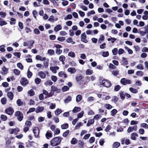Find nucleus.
Here are the masks:
<instances>
[{"instance_id":"obj_27","label":"nucleus","mask_w":148,"mask_h":148,"mask_svg":"<svg viewBox=\"0 0 148 148\" xmlns=\"http://www.w3.org/2000/svg\"><path fill=\"white\" fill-rule=\"evenodd\" d=\"M120 98L122 100H123L125 98V93H124L123 91H120L119 92Z\"/></svg>"},{"instance_id":"obj_18","label":"nucleus","mask_w":148,"mask_h":148,"mask_svg":"<svg viewBox=\"0 0 148 148\" xmlns=\"http://www.w3.org/2000/svg\"><path fill=\"white\" fill-rule=\"evenodd\" d=\"M44 109L43 106L38 107L36 108V112L38 113L42 111Z\"/></svg>"},{"instance_id":"obj_20","label":"nucleus","mask_w":148,"mask_h":148,"mask_svg":"<svg viewBox=\"0 0 148 148\" xmlns=\"http://www.w3.org/2000/svg\"><path fill=\"white\" fill-rule=\"evenodd\" d=\"M49 60L47 58V61H45L43 62L44 67L45 68H47L49 66Z\"/></svg>"},{"instance_id":"obj_23","label":"nucleus","mask_w":148,"mask_h":148,"mask_svg":"<svg viewBox=\"0 0 148 148\" xmlns=\"http://www.w3.org/2000/svg\"><path fill=\"white\" fill-rule=\"evenodd\" d=\"M7 95L8 97L10 100H12L13 98V93L11 92H9L7 93Z\"/></svg>"},{"instance_id":"obj_58","label":"nucleus","mask_w":148,"mask_h":148,"mask_svg":"<svg viewBox=\"0 0 148 148\" xmlns=\"http://www.w3.org/2000/svg\"><path fill=\"white\" fill-rule=\"evenodd\" d=\"M35 83L37 84H39L41 81V79L38 78H37L35 79L34 80Z\"/></svg>"},{"instance_id":"obj_1","label":"nucleus","mask_w":148,"mask_h":148,"mask_svg":"<svg viewBox=\"0 0 148 148\" xmlns=\"http://www.w3.org/2000/svg\"><path fill=\"white\" fill-rule=\"evenodd\" d=\"M62 139L61 136L54 137L50 140V145L52 146L58 145L60 144Z\"/></svg>"},{"instance_id":"obj_47","label":"nucleus","mask_w":148,"mask_h":148,"mask_svg":"<svg viewBox=\"0 0 148 148\" xmlns=\"http://www.w3.org/2000/svg\"><path fill=\"white\" fill-rule=\"evenodd\" d=\"M93 73L92 71L90 69L87 70L86 72V74L87 75H91Z\"/></svg>"},{"instance_id":"obj_31","label":"nucleus","mask_w":148,"mask_h":148,"mask_svg":"<svg viewBox=\"0 0 148 148\" xmlns=\"http://www.w3.org/2000/svg\"><path fill=\"white\" fill-rule=\"evenodd\" d=\"M124 48L126 50L128 51L129 54H131L133 53V52L132 51L127 47L125 46Z\"/></svg>"},{"instance_id":"obj_7","label":"nucleus","mask_w":148,"mask_h":148,"mask_svg":"<svg viewBox=\"0 0 148 148\" xmlns=\"http://www.w3.org/2000/svg\"><path fill=\"white\" fill-rule=\"evenodd\" d=\"M20 82L22 85L25 86L28 83V81L26 78L22 77L21 80Z\"/></svg>"},{"instance_id":"obj_57","label":"nucleus","mask_w":148,"mask_h":148,"mask_svg":"<svg viewBox=\"0 0 148 148\" xmlns=\"http://www.w3.org/2000/svg\"><path fill=\"white\" fill-rule=\"evenodd\" d=\"M32 123L31 121H27L25 122V125L29 127L32 125Z\"/></svg>"},{"instance_id":"obj_43","label":"nucleus","mask_w":148,"mask_h":148,"mask_svg":"<svg viewBox=\"0 0 148 148\" xmlns=\"http://www.w3.org/2000/svg\"><path fill=\"white\" fill-rule=\"evenodd\" d=\"M60 130L58 128H56L55 131L54 132V135H58L60 133Z\"/></svg>"},{"instance_id":"obj_53","label":"nucleus","mask_w":148,"mask_h":148,"mask_svg":"<svg viewBox=\"0 0 148 148\" xmlns=\"http://www.w3.org/2000/svg\"><path fill=\"white\" fill-rule=\"evenodd\" d=\"M11 21H10V23L11 25H14L15 24L16 19L14 18H11L10 19Z\"/></svg>"},{"instance_id":"obj_35","label":"nucleus","mask_w":148,"mask_h":148,"mask_svg":"<svg viewBox=\"0 0 148 148\" xmlns=\"http://www.w3.org/2000/svg\"><path fill=\"white\" fill-rule=\"evenodd\" d=\"M105 107L108 110H110L112 108V106L110 104L106 103L105 105Z\"/></svg>"},{"instance_id":"obj_61","label":"nucleus","mask_w":148,"mask_h":148,"mask_svg":"<svg viewBox=\"0 0 148 148\" xmlns=\"http://www.w3.org/2000/svg\"><path fill=\"white\" fill-rule=\"evenodd\" d=\"M32 75V73L29 71V69L27 73V76L29 78H30Z\"/></svg>"},{"instance_id":"obj_32","label":"nucleus","mask_w":148,"mask_h":148,"mask_svg":"<svg viewBox=\"0 0 148 148\" xmlns=\"http://www.w3.org/2000/svg\"><path fill=\"white\" fill-rule=\"evenodd\" d=\"M117 111L116 109H114L111 111V115L112 116H114L117 113Z\"/></svg>"},{"instance_id":"obj_26","label":"nucleus","mask_w":148,"mask_h":148,"mask_svg":"<svg viewBox=\"0 0 148 148\" xmlns=\"http://www.w3.org/2000/svg\"><path fill=\"white\" fill-rule=\"evenodd\" d=\"M59 60L60 61L62 62L63 64H64V62L65 60V57L63 55L59 57Z\"/></svg>"},{"instance_id":"obj_34","label":"nucleus","mask_w":148,"mask_h":148,"mask_svg":"<svg viewBox=\"0 0 148 148\" xmlns=\"http://www.w3.org/2000/svg\"><path fill=\"white\" fill-rule=\"evenodd\" d=\"M62 112V110L60 109H58L56 110L55 112V113L56 116H58Z\"/></svg>"},{"instance_id":"obj_44","label":"nucleus","mask_w":148,"mask_h":148,"mask_svg":"<svg viewBox=\"0 0 148 148\" xmlns=\"http://www.w3.org/2000/svg\"><path fill=\"white\" fill-rule=\"evenodd\" d=\"M53 84V82H52L50 80L47 81L45 83V84L46 86H51Z\"/></svg>"},{"instance_id":"obj_64","label":"nucleus","mask_w":148,"mask_h":148,"mask_svg":"<svg viewBox=\"0 0 148 148\" xmlns=\"http://www.w3.org/2000/svg\"><path fill=\"white\" fill-rule=\"evenodd\" d=\"M136 68L137 69L140 70H142L144 69L143 64H139L136 66Z\"/></svg>"},{"instance_id":"obj_56","label":"nucleus","mask_w":148,"mask_h":148,"mask_svg":"<svg viewBox=\"0 0 148 148\" xmlns=\"http://www.w3.org/2000/svg\"><path fill=\"white\" fill-rule=\"evenodd\" d=\"M62 50L60 49H56V53L58 55H60L62 53Z\"/></svg>"},{"instance_id":"obj_55","label":"nucleus","mask_w":148,"mask_h":148,"mask_svg":"<svg viewBox=\"0 0 148 148\" xmlns=\"http://www.w3.org/2000/svg\"><path fill=\"white\" fill-rule=\"evenodd\" d=\"M5 46L4 45H2L0 46V51L1 52H4L5 51V49L4 48Z\"/></svg>"},{"instance_id":"obj_13","label":"nucleus","mask_w":148,"mask_h":148,"mask_svg":"<svg viewBox=\"0 0 148 148\" xmlns=\"http://www.w3.org/2000/svg\"><path fill=\"white\" fill-rule=\"evenodd\" d=\"M58 75L60 77L66 78L67 77V75L63 71H60L58 73Z\"/></svg>"},{"instance_id":"obj_60","label":"nucleus","mask_w":148,"mask_h":148,"mask_svg":"<svg viewBox=\"0 0 148 148\" xmlns=\"http://www.w3.org/2000/svg\"><path fill=\"white\" fill-rule=\"evenodd\" d=\"M58 40L61 42H63L65 40V38L64 37H58L57 38Z\"/></svg>"},{"instance_id":"obj_59","label":"nucleus","mask_w":148,"mask_h":148,"mask_svg":"<svg viewBox=\"0 0 148 148\" xmlns=\"http://www.w3.org/2000/svg\"><path fill=\"white\" fill-rule=\"evenodd\" d=\"M17 67L21 70L23 69V66L21 63H18L17 64Z\"/></svg>"},{"instance_id":"obj_37","label":"nucleus","mask_w":148,"mask_h":148,"mask_svg":"<svg viewBox=\"0 0 148 148\" xmlns=\"http://www.w3.org/2000/svg\"><path fill=\"white\" fill-rule=\"evenodd\" d=\"M129 90L131 92L134 93H136L138 92V91L136 89L132 88H130Z\"/></svg>"},{"instance_id":"obj_11","label":"nucleus","mask_w":148,"mask_h":148,"mask_svg":"<svg viewBox=\"0 0 148 148\" xmlns=\"http://www.w3.org/2000/svg\"><path fill=\"white\" fill-rule=\"evenodd\" d=\"M59 69V67L57 66H51L50 68V70L53 73H56L57 70Z\"/></svg>"},{"instance_id":"obj_33","label":"nucleus","mask_w":148,"mask_h":148,"mask_svg":"<svg viewBox=\"0 0 148 148\" xmlns=\"http://www.w3.org/2000/svg\"><path fill=\"white\" fill-rule=\"evenodd\" d=\"M80 108L78 107H75L73 109V110L72 111L73 113H76L77 112L80 111Z\"/></svg>"},{"instance_id":"obj_15","label":"nucleus","mask_w":148,"mask_h":148,"mask_svg":"<svg viewBox=\"0 0 148 148\" xmlns=\"http://www.w3.org/2000/svg\"><path fill=\"white\" fill-rule=\"evenodd\" d=\"M38 75L40 78L42 79H44L46 77V75L45 73L42 71H39L38 73Z\"/></svg>"},{"instance_id":"obj_22","label":"nucleus","mask_w":148,"mask_h":148,"mask_svg":"<svg viewBox=\"0 0 148 148\" xmlns=\"http://www.w3.org/2000/svg\"><path fill=\"white\" fill-rule=\"evenodd\" d=\"M94 122V119H90L89 120L86 124V126L88 127L90 126L91 124H93Z\"/></svg>"},{"instance_id":"obj_9","label":"nucleus","mask_w":148,"mask_h":148,"mask_svg":"<svg viewBox=\"0 0 148 148\" xmlns=\"http://www.w3.org/2000/svg\"><path fill=\"white\" fill-rule=\"evenodd\" d=\"M137 129V126L136 125H135L133 127H129L127 131L128 133H130L132 132L133 130L136 131Z\"/></svg>"},{"instance_id":"obj_21","label":"nucleus","mask_w":148,"mask_h":148,"mask_svg":"<svg viewBox=\"0 0 148 148\" xmlns=\"http://www.w3.org/2000/svg\"><path fill=\"white\" fill-rule=\"evenodd\" d=\"M72 98L71 96H69L64 100V102L65 103H68L71 101Z\"/></svg>"},{"instance_id":"obj_41","label":"nucleus","mask_w":148,"mask_h":148,"mask_svg":"<svg viewBox=\"0 0 148 148\" xmlns=\"http://www.w3.org/2000/svg\"><path fill=\"white\" fill-rule=\"evenodd\" d=\"M28 93L30 96H32L34 95V92L32 89H31L28 91Z\"/></svg>"},{"instance_id":"obj_38","label":"nucleus","mask_w":148,"mask_h":148,"mask_svg":"<svg viewBox=\"0 0 148 148\" xmlns=\"http://www.w3.org/2000/svg\"><path fill=\"white\" fill-rule=\"evenodd\" d=\"M69 89V88L67 86H64L62 88V90L63 92H64L68 90Z\"/></svg>"},{"instance_id":"obj_42","label":"nucleus","mask_w":148,"mask_h":148,"mask_svg":"<svg viewBox=\"0 0 148 148\" xmlns=\"http://www.w3.org/2000/svg\"><path fill=\"white\" fill-rule=\"evenodd\" d=\"M16 103L18 106H21L23 105V102L21 101V99H18Z\"/></svg>"},{"instance_id":"obj_52","label":"nucleus","mask_w":148,"mask_h":148,"mask_svg":"<svg viewBox=\"0 0 148 148\" xmlns=\"http://www.w3.org/2000/svg\"><path fill=\"white\" fill-rule=\"evenodd\" d=\"M6 99L5 97L2 98L1 100V102L2 104H5L6 103Z\"/></svg>"},{"instance_id":"obj_63","label":"nucleus","mask_w":148,"mask_h":148,"mask_svg":"<svg viewBox=\"0 0 148 148\" xmlns=\"http://www.w3.org/2000/svg\"><path fill=\"white\" fill-rule=\"evenodd\" d=\"M51 80L54 82H56L57 79V77L55 75H53L51 77Z\"/></svg>"},{"instance_id":"obj_14","label":"nucleus","mask_w":148,"mask_h":148,"mask_svg":"<svg viewBox=\"0 0 148 148\" xmlns=\"http://www.w3.org/2000/svg\"><path fill=\"white\" fill-rule=\"evenodd\" d=\"M45 136L47 139L51 138L53 136L52 132L51 131H47L45 134Z\"/></svg>"},{"instance_id":"obj_19","label":"nucleus","mask_w":148,"mask_h":148,"mask_svg":"<svg viewBox=\"0 0 148 148\" xmlns=\"http://www.w3.org/2000/svg\"><path fill=\"white\" fill-rule=\"evenodd\" d=\"M62 27L60 25H58L54 28V31L57 32L62 29Z\"/></svg>"},{"instance_id":"obj_50","label":"nucleus","mask_w":148,"mask_h":148,"mask_svg":"<svg viewBox=\"0 0 148 148\" xmlns=\"http://www.w3.org/2000/svg\"><path fill=\"white\" fill-rule=\"evenodd\" d=\"M109 55V53L108 51L103 52L102 56L103 57H105L108 56Z\"/></svg>"},{"instance_id":"obj_62","label":"nucleus","mask_w":148,"mask_h":148,"mask_svg":"<svg viewBox=\"0 0 148 148\" xmlns=\"http://www.w3.org/2000/svg\"><path fill=\"white\" fill-rule=\"evenodd\" d=\"M82 78V75H79V76H76L75 77V79L77 82L81 81Z\"/></svg>"},{"instance_id":"obj_10","label":"nucleus","mask_w":148,"mask_h":148,"mask_svg":"<svg viewBox=\"0 0 148 148\" xmlns=\"http://www.w3.org/2000/svg\"><path fill=\"white\" fill-rule=\"evenodd\" d=\"M2 71H1V73L3 75H5L8 73V69L6 68L5 66H3L2 68Z\"/></svg>"},{"instance_id":"obj_8","label":"nucleus","mask_w":148,"mask_h":148,"mask_svg":"<svg viewBox=\"0 0 148 148\" xmlns=\"http://www.w3.org/2000/svg\"><path fill=\"white\" fill-rule=\"evenodd\" d=\"M51 91L53 92H56L57 93H59L60 91V90L58 88L55 86L53 85L51 86Z\"/></svg>"},{"instance_id":"obj_25","label":"nucleus","mask_w":148,"mask_h":148,"mask_svg":"<svg viewBox=\"0 0 148 148\" xmlns=\"http://www.w3.org/2000/svg\"><path fill=\"white\" fill-rule=\"evenodd\" d=\"M47 53L50 56H52L54 54L55 51L53 49H49L47 51Z\"/></svg>"},{"instance_id":"obj_30","label":"nucleus","mask_w":148,"mask_h":148,"mask_svg":"<svg viewBox=\"0 0 148 148\" xmlns=\"http://www.w3.org/2000/svg\"><path fill=\"white\" fill-rule=\"evenodd\" d=\"M118 97L116 96H114L112 97L111 101L112 102H114L115 103H116L118 101Z\"/></svg>"},{"instance_id":"obj_51","label":"nucleus","mask_w":148,"mask_h":148,"mask_svg":"<svg viewBox=\"0 0 148 148\" xmlns=\"http://www.w3.org/2000/svg\"><path fill=\"white\" fill-rule=\"evenodd\" d=\"M72 18V16L71 14L67 15L66 16L64 17V19L65 20H66L68 19H70Z\"/></svg>"},{"instance_id":"obj_2","label":"nucleus","mask_w":148,"mask_h":148,"mask_svg":"<svg viewBox=\"0 0 148 148\" xmlns=\"http://www.w3.org/2000/svg\"><path fill=\"white\" fill-rule=\"evenodd\" d=\"M14 116L17 117V119L20 121H21L23 118V114L19 111L15 112Z\"/></svg>"},{"instance_id":"obj_24","label":"nucleus","mask_w":148,"mask_h":148,"mask_svg":"<svg viewBox=\"0 0 148 148\" xmlns=\"http://www.w3.org/2000/svg\"><path fill=\"white\" fill-rule=\"evenodd\" d=\"M82 99V96L80 95H78L76 97V101L78 103Z\"/></svg>"},{"instance_id":"obj_48","label":"nucleus","mask_w":148,"mask_h":148,"mask_svg":"<svg viewBox=\"0 0 148 148\" xmlns=\"http://www.w3.org/2000/svg\"><path fill=\"white\" fill-rule=\"evenodd\" d=\"M77 140L75 138H73L71 141V143L72 144L74 145L77 143Z\"/></svg>"},{"instance_id":"obj_45","label":"nucleus","mask_w":148,"mask_h":148,"mask_svg":"<svg viewBox=\"0 0 148 148\" xmlns=\"http://www.w3.org/2000/svg\"><path fill=\"white\" fill-rule=\"evenodd\" d=\"M69 133V130H66L64 132L62 136L64 137H66Z\"/></svg>"},{"instance_id":"obj_28","label":"nucleus","mask_w":148,"mask_h":148,"mask_svg":"<svg viewBox=\"0 0 148 148\" xmlns=\"http://www.w3.org/2000/svg\"><path fill=\"white\" fill-rule=\"evenodd\" d=\"M120 145V143L118 142H115L112 145L113 147L117 148Z\"/></svg>"},{"instance_id":"obj_39","label":"nucleus","mask_w":148,"mask_h":148,"mask_svg":"<svg viewBox=\"0 0 148 148\" xmlns=\"http://www.w3.org/2000/svg\"><path fill=\"white\" fill-rule=\"evenodd\" d=\"M0 117L1 119L4 121H6L7 119V116L1 114V115Z\"/></svg>"},{"instance_id":"obj_4","label":"nucleus","mask_w":148,"mask_h":148,"mask_svg":"<svg viewBox=\"0 0 148 148\" xmlns=\"http://www.w3.org/2000/svg\"><path fill=\"white\" fill-rule=\"evenodd\" d=\"M33 132L35 137H39V130L38 127H35L34 128Z\"/></svg>"},{"instance_id":"obj_40","label":"nucleus","mask_w":148,"mask_h":148,"mask_svg":"<svg viewBox=\"0 0 148 148\" xmlns=\"http://www.w3.org/2000/svg\"><path fill=\"white\" fill-rule=\"evenodd\" d=\"M13 72L16 75H19L20 73V71L16 69H14L13 70Z\"/></svg>"},{"instance_id":"obj_3","label":"nucleus","mask_w":148,"mask_h":148,"mask_svg":"<svg viewBox=\"0 0 148 148\" xmlns=\"http://www.w3.org/2000/svg\"><path fill=\"white\" fill-rule=\"evenodd\" d=\"M102 84L107 88H109L111 87L112 84L111 82L107 79H104L102 82Z\"/></svg>"},{"instance_id":"obj_5","label":"nucleus","mask_w":148,"mask_h":148,"mask_svg":"<svg viewBox=\"0 0 148 148\" xmlns=\"http://www.w3.org/2000/svg\"><path fill=\"white\" fill-rule=\"evenodd\" d=\"M120 82L123 85H126L127 84H130L131 83V81L125 78H123L121 79Z\"/></svg>"},{"instance_id":"obj_49","label":"nucleus","mask_w":148,"mask_h":148,"mask_svg":"<svg viewBox=\"0 0 148 148\" xmlns=\"http://www.w3.org/2000/svg\"><path fill=\"white\" fill-rule=\"evenodd\" d=\"M118 49L117 48H114L112 50L113 54L114 55H116L118 53Z\"/></svg>"},{"instance_id":"obj_54","label":"nucleus","mask_w":148,"mask_h":148,"mask_svg":"<svg viewBox=\"0 0 148 148\" xmlns=\"http://www.w3.org/2000/svg\"><path fill=\"white\" fill-rule=\"evenodd\" d=\"M121 87L119 85H117L114 87V90L115 91H119L121 88Z\"/></svg>"},{"instance_id":"obj_29","label":"nucleus","mask_w":148,"mask_h":148,"mask_svg":"<svg viewBox=\"0 0 148 148\" xmlns=\"http://www.w3.org/2000/svg\"><path fill=\"white\" fill-rule=\"evenodd\" d=\"M69 127V125L68 123L63 124L61 125V128L62 129H66Z\"/></svg>"},{"instance_id":"obj_46","label":"nucleus","mask_w":148,"mask_h":148,"mask_svg":"<svg viewBox=\"0 0 148 148\" xmlns=\"http://www.w3.org/2000/svg\"><path fill=\"white\" fill-rule=\"evenodd\" d=\"M140 127H143L145 129L148 128V125L146 123H143L141 124Z\"/></svg>"},{"instance_id":"obj_6","label":"nucleus","mask_w":148,"mask_h":148,"mask_svg":"<svg viewBox=\"0 0 148 148\" xmlns=\"http://www.w3.org/2000/svg\"><path fill=\"white\" fill-rule=\"evenodd\" d=\"M5 111L6 113L10 115H12L14 112L13 109L11 107H10L6 109Z\"/></svg>"},{"instance_id":"obj_16","label":"nucleus","mask_w":148,"mask_h":148,"mask_svg":"<svg viewBox=\"0 0 148 148\" xmlns=\"http://www.w3.org/2000/svg\"><path fill=\"white\" fill-rule=\"evenodd\" d=\"M67 71L71 74H73L75 73L76 72V70L74 67H70L68 69Z\"/></svg>"},{"instance_id":"obj_36","label":"nucleus","mask_w":148,"mask_h":148,"mask_svg":"<svg viewBox=\"0 0 148 148\" xmlns=\"http://www.w3.org/2000/svg\"><path fill=\"white\" fill-rule=\"evenodd\" d=\"M68 56L72 58H74L75 57V55L74 52L71 51L69 53Z\"/></svg>"},{"instance_id":"obj_12","label":"nucleus","mask_w":148,"mask_h":148,"mask_svg":"<svg viewBox=\"0 0 148 148\" xmlns=\"http://www.w3.org/2000/svg\"><path fill=\"white\" fill-rule=\"evenodd\" d=\"M19 131V129L18 128L11 129L10 130V133L11 134H16L17 132Z\"/></svg>"},{"instance_id":"obj_17","label":"nucleus","mask_w":148,"mask_h":148,"mask_svg":"<svg viewBox=\"0 0 148 148\" xmlns=\"http://www.w3.org/2000/svg\"><path fill=\"white\" fill-rule=\"evenodd\" d=\"M138 135L135 132H134L131 134V138L132 140H136V137H138Z\"/></svg>"}]
</instances>
